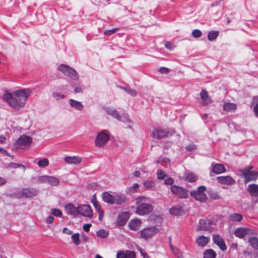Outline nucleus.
<instances>
[{"mask_svg":"<svg viewBox=\"0 0 258 258\" xmlns=\"http://www.w3.org/2000/svg\"><path fill=\"white\" fill-rule=\"evenodd\" d=\"M31 93V91L29 89H20L15 91L13 94L9 92L5 93L3 95V99L12 107L19 110L25 106L26 101Z\"/></svg>","mask_w":258,"mask_h":258,"instance_id":"nucleus-1","label":"nucleus"},{"mask_svg":"<svg viewBox=\"0 0 258 258\" xmlns=\"http://www.w3.org/2000/svg\"><path fill=\"white\" fill-rule=\"evenodd\" d=\"M148 202L149 199L146 197L141 196L137 198L135 213L140 215H146L151 213L154 208Z\"/></svg>","mask_w":258,"mask_h":258,"instance_id":"nucleus-2","label":"nucleus"},{"mask_svg":"<svg viewBox=\"0 0 258 258\" xmlns=\"http://www.w3.org/2000/svg\"><path fill=\"white\" fill-rule=\"evenodd\" d=\"M252 168L253 166H248L239 170L240 175L244 178L245 183L249 181H255L258 178V172L252 170Z\"/></svg>","mask_w":258,"mask_h":258,"instance_id":"nucleus-3","label":"nucleus"},{"mask_svg":"<svg viewBox=\"0 0 258 258\" xmlns=\"http://www.w3.org/2000/svg\"><path fill=\"white\" fill-rule=\"evenodd\" d=\"M110 140L109 132L107 130L99 132L96 137L95 145L98 148L104 147Z\"/></svg>","mask_w":258,"mask_h":258,"instance_id":"nucleus-4","label":"nucleus"},{"mask_svg":"<svg viewBox=\"0 0 258 258\" xmlns=\"http://www.w3.org/2000/svg\"><path fill=\"white\" fill-rule=\"evenodd\" d=\"M38 190L35 188H25L15 192V195L18 198H30L36 196Z\"/></svg>","mask_w":258,"mask_h":258,"instance_id":"nucleus-5","label":"nucleus"},{"mask_svg":"<svg viewBox=\"0 0 258 258\" xmlns=\"http://www.w3.org/2000/svg\"><path fill=\"white\" fill-rule=\"evenodd\" d=\"M58 71L72 79L77 80L79 78L77 72L73 68L66 64H61L58 66Z\"/></svg>","mask_w":258,"mask_h":258,"instance_id":"nucleus-6","label":"nucleus"},{"mask_svg":"<svg viewBox=\"0 0 258 258\" xmlns=\"http://www.w3.org/2000/svg\"><path fill=\"white\" fill-rule=\"evenodd\" d=\"M58 71L72 79L77 80L79 78L77 72L73 68L66 64H61L58 66Z\"/></svg>","mask_w":258,"mask_h":258,"instance_id":"nucleus-7","label":"nucleus"},{"mask_svg":"<svg viewBox=\"0 0 258 258\" xmlns=\"http://www.w3.org/2000/svg\"><path fill=\"white\" fill-rule=\"evenodd\" d=\"M206 190V187L205 186H199L197 190H192L190 192V195L196 201L205 202L208 199L205 194Z\"/></svg>","mask_w":258,"mask_h":258,"instance_id":"nucleus-8","label":"nucleus"},{"mask_svg":"<svg viewBox=\"0 0 258 258\" xmlns=\"http://www.w3.org/2000/svg\"><path fill=\"white\" fill-rule=\"evenodd\" d=\"M32 142V138L26 135L21 136L15 144V147L17 149H26L28 148Z\"/></svg>","mask_w":258,"mask_h":258,"instance_id":"nucleus-9","label":"nucleus"},{"mask_svg":"<svg viewBox=\"0 0 258 258\" xmlns=\"http://www.w3.org/2000/svg\"><path fill=\"white\" fill-rule=\"evenodd\" d=\"M158 231V229L155 226L146 228L140 231V236L145 239H148L157 233Z\"/></svg>","mask_w":258,"mask_h":258,"instance_id":"nucleus-10","label":"nucleus"},{"mask_svg":"<svg viewBox=\"0 0 258 258\" xmlns=\"http://www.w3.org/2000/svg\"><path fill=\"white\" fill-rule=\"evenodd\" d=\"M170 189L173 194L179 198H187L188 197L187 191L181 187L173 185L170 186Z\"/></svg>","mask_w":258,"mask_h":258,"instance_id":"nucleus-11","label":"nucleus"},{"mask_svg":"<svg viewBox=\"0 0 258 258\" xmlns=\"http://www.w3.org/2000/svg\"><path fill=\"white\" fill-rule=\"evenodd\" d=\"M212 222L207 219H201L200 220L197 227V231H212L211 225Z\"/></svg>","mask_w":258,"mask_h":258,"instance_id":"nucleus-12","label":"nucleus"},{"mask_svg":"<svg viewBox=\"0 0 258 258\" xmlns=\"http://www.w3.org/2000/svg\"><path fill=\"white\" fill-rule=\"evenodd\" d=\"M91 218L93 216V212L89 205H82L78 206V215Z\"/></svg>","mask_w":258,"mask_h":258,"instance_id":"nucleus-13","label":"nucleus"},{"mask_svg":"<svg viewBox=\"0 0 258 258\" xmlns=\"http://www.w3.org/2000/svg\"><path fill=\"white\" fill-rule=\"evenodd\" d=\"M169 133L166 130L162 128H156L152 132V136L155 139H160L168 136Z\"/></svg>","mask_w":258,"mask_h":258,"instance_id":"nucleus-14","label":"nucleus"},{"mask_svg":"<svg viewBox=\"0 0 258 258\" xmlns=\"http://www.w3.org/2000/svg\"><path fill=\"white\" fill-rule=\"evenodd\" d=\"M127 198L124 194L116 193L113 194L112 205H121L126 203Z\"/></svg>","mask_w":258,"mask_h":258,"instance_id":"nucleus-15","label":"nucleus"},{"mask_svg":"<svg viewBox=\"0 0 258 258\" xmlns=\"http://www.w3.org/2000/svg\"><path fill=\"white\" fill-rule=\"evenodd\" d=\"M217 180L221 184L231 185L235 183V180L230 176H218Z\"/></svg>","mask_w":258,"mask_h":258,"instance_id":"nucleus-16","label":"nucleus"},{"mask_svg":"<svg viewBox=\"0 0 258 258\" xmlns=\"http://www.w3.org/2000/svg\"><path fill=\"white\" fill-rule=\"evenodd\" d=\"M213 239L214 242L219 246L222 250L224 251L227 249V246L225 243L224 239L219 235H214L213 236Z\"/></svg>","mask_w":258,"mask_h":258,"instance_id":"nucleus-17","label":"nucleus"},{"mask_svg":"<svg viewBox=\"0 0 258 258\" xmlns=\"http://www.w3.org/2000/svg\"><path fill=\"white\" fill-rule=\"evenodd\" d=\"M129 218V214L127 212H123L119 214L117 218V224L118 226H123L127 222Z\"/></svg>","mask_w":258,"mask_h":258,"instance_id":"nucleus-18","label":"nucleus"},{"mask_svg":"<svg viewBox=\"0 0 258 258\" xmlns=\"http://www.w3.org/2000/svg\"><path fill=\"white\" fill-rule=\"evenodd\" d=\"M66 212L75 216L78 215V207H75L72 204H68L64 207Z\"/></svg>","mask_w":258,"mask_h":258,"instance_id":"nucleus-19","label":"nucleus"},{"mask_svg":"<svg viewBox=\"0 0 258 258\" xmlns=\"http://www.w3.org/2000/svg\"><path fill=\"white\" fill-rule=\"evenodd\" d=\"M64 160L68 164L78 165L81 162L82 158L79 156H66Z\"/></svg>","mask_w":258,"mask_h":258,"instance_id":"nucleus-20","label":"nucleus"},{"mask_svg":"<svg viewBox=\"0 0 258 258\" xmlns=\"http://www.w3.org/2000/svg\"><path fill=\"white\" fill-rule=\"evenodd\" d=\"M251 230L246 228H238L234 232L236 237L243 238L245 235L250 233Z\"/></svg>","mask_w":258,"mask_h":258,"instance_id":"nucleus-21","label":"nucleus"},{"mask_svg":"<svg viewBox=\"0 0 258 258\" xmlns=\"http://www.w3.org/2000/svg\"><path fill=\"white\" fill-rule=\"evenodd\" d=\"M226 171V169L222 164L217 163L212 164V172L215 174H219Z\"/></svg>","mask_w":258,"mask_h":258,"instance_id":"nucleus-22","label":"nucleus"},{"mask_svg":"<svg viewBox=\"0 0 258 258\" xmlns=\"http://www.w3.org/2000/svg\"><path fill=\"white\" fill-rule=\"evenodd\" d=\"M210 241V237L209 236H205L201 235L198 236L196 239V243L200 247H204Z\"/></svg>","mask_w":258,"mask_h":258,"instance_id":"nucleus-23","label":"nucleus"},{"mask_svg":"<svg viewBox=\"0 0 258 258\" xmlns=\"http://www.w3.org/2000/svg\"><path fill=\"white\" fill-rule=\"evenodd\" d=\"M247 190L249 195L253 197H258V185L251 184L248 185Z\"/></svg>","mask_w":258,"mask_h":258,"instance_id":"nucleus-24","label":"nucleus"},{"mask_svg":"<svg viewBox=\"0 0 258 258\" xmlns=\"http://www.w3.org/2000/svg\"><path fill=\"white\" fill-rule=\"evenodd\" d=\"M33 163L36 164L39 167L44 168L49 165V161L48 158H43L39 160H38V159H35L33 161Z\"/></svg>","mask_w":258,"mask_h":258,"instance_id":"nucleus-25","label":"nucleus"},{"mask_svg":"<svg viewBox=\"0 0 258 258\" xmlns=\"http://www.w3.org/2000/svg\"><path fill=\"white\" fill-rule=\"evenodd\" d=\"M69 104L72 108L79 111L82 110L84 107L81 102L73 99L69 100Z\"/></svg>","mask_w":258,"mask_h":258,"instance_id":"nucleus-26","label":"nucleus"},{"mask_svg":"<svg viewBox=\"0 0 258 258\" xmlns=\"http://www.w3.org/2000/svg\"><path fill=\"white\" fill-rule=\"evenodd\" d=\"M141 223L140 220L138 219H133L129 222L128 226L132 230H137L141 227Z\"/></svg>","mask_w":258,"mask_h":258,"instance_id":"nucleus-27","label":"nucleus"},{"mask_svg":"<svg viewBox=\"0 0 258 258\" xmlns=\"http://www.w3.org/2000/svg\"><path fill=\"white\" fill-rule=\"evenodd\" d=\"M102 199L104 202L112 205L113 195H111L108 192L105 191L102 194Z\"/></svg>","mask_w":258,"mask_h":258,"instance_id":"nucleus-28","label":"nucleus"},{"mask_svg":"<svg viewBox=\"0 0 258 258\" xmlns=\"http://www.w3.org/2000/svg\"><path fill=\"white\" fill-rule=\"evenodd\" d=\"M223 109L226 112L234 111L237 109V105L234 103H225L223 105Z\"/></svg>","mask_w":258,"mask_h":258,"instance_id":"nucleus-29","label":"nucleus"},{"mask_svg":"<svg viewBox=\"0 0 258 258\" xmlns=\"http://www.w3.org/2000/svg\"><path fill=\"white\" fill-rule=\"evenodd\" d=\"M200 95L202 100V104L204 105H206L211 102V99L207 91L205 90H202Z\"/></svg>","mask_w":258,"mask_h":258,"instance_id":"nucleus-30","label":"nucleus"},{"mask_svg":"<svg viewBox=\"0 0 258 258\" xmlns=\"http://www.w3.org/2000/svg\"><path fill=\"white\" fill-rule=\"evenodd\" d=\"M185 179L190 182L196 181L198 179V176L195 173L186 171L184 173Z\"/></svg>","mask_w":258,"mask_h":258,"instance_id":"nucleus-31","label":"nucleus"},{"mask_svg":"<svg viewBox=\"0 0 258 258\" xmlns=\"http://www.w3.org/2000/svg\"><path fill=\"white\" fill-rule=\"evenodd\" d=\"M106 112L107 114L112 116L113 118L118 120L120 119V115L118 112L114 108H107Z\"/></svg>","mask_w":258,"mask_h":258,"instance_id":"nucleus-32","label":"nucleus"},{"mask_svg":"<svg viewBox=\"0 0 258 258\" xmlns=\"http://www.w3.org/2000/svg\"><path fill=\"white\" fill-rule=\"evenodd\" d=\"M242 218V215L238 213H232L229 216V220L232 222H240Z\"/></svg>","mask_w":258,"mask_h":258,"instance_id":"nucleus-33","label":"nucleus"},{"mask_svg":"<svg viewBox=\"0 0 258 258\" xmlns=\"http://www.w3.org/2000/svg\"><path fill=\"white\" fill-rule=\"evenodd\" d=\"M120 119H118V120L121 121L125 123L127 126L131 128V120L129 118V116L126 113H123L121 115H120Z\"/></svg>","mask_w":258,"mask_h":258,"instance_id":"nucleus-34","label":"nucleus"},{"mask_svg":"<svg viewBox=\"0 0 258 258\" xmlns=\"http://www.w3.org/2000/svg\"><path fill=\"white\" fill-rule=\"evenodd\" d=\"M170 248L174 255L177 258H182V252L176 247L170 244Z\"/></svg>","mask_w":258,"mask_h":258,"instance_id":"nucleus-35","label":"nucleus"},{"mask_svg":"<svg viewBox=\"0 0 258 258\" xmlns=\"http://www.w3.org/2000/svg\"><path fill=\"white\" fill-rule=\"evenodd\" d=\"M216 253L212 249H207L204 251V258H216Z\"/></svg>","mask_w":258,"mask_h":258,"instance_id":"nucleus-36","label":"nucleus"},{"mask_svg":"<svg viewBox=\"0 0 258 258\" xmlns=\"http://www.w3.org/2000/svg\"><path fill=\"white\" fill-rule=\"evenodd\" d=\"M59 180L56 177L48 176V182L51 186H57L59 184Z\"/></svg>","mask_w":258,"mask_h":258,"instance_id":"nucleus-37","label":"nucleus"},{"mask_svg":"<svg viewBox=\"0 0 258 258\" xmlns=\"http://www.w3.org/2000/svg\"><path fill=\"white\" fill-rule=\"evenodd\" d=\"M74 89V92L75 93H81L83 92L84 87L83 84L81 83H78L76 84H75L73 86Z\"/></svg>","mask_w":258,"mask_h":258,"instance_id":"nucleus-38","label":"nucleus"},{"mask_svg":"<svg viewBox=\"0 0 258 258\" xmlns=\"http://www.w3.org/2000/svg\"><path fill=\"white\" fill-rule=\"evenodd\" d=\"M219 35L218 31H211L208 35V39L209 41H212L215 40Z\"/></svg>","mask_w":258,"mask_h":258,"instance_id":"nucleus-39","label":"nucleus"},{"mask_svg":"<svg viewBox=\"0 0 258 258\" xmlns=\"http://www.w3.org/2000/svg\"><path fill=\"white\" fill-rule=\"evenodd\" d=\"M144 187L147 189H151L155 187V183L152 180H145L143 182Z\"/></svg>","mask_w":258,"mask_h":258,"instance_id":"nucleus-40","label":"nucleus"},{"mask_svg":"<svg viewBox=\"0 0 258 258\" xmlns=\"http://www.w3.org/2000/svg\"><path fill=\"white\" fill-rule=\"evenodd\" d=\"M182 210L181 208L177 207H174L169 210L170 214L175 216L180 215L182 214Z\"/></svg>","mask_w":258,"mask_h":258,"instance_id":"nucleus-41","label":"nucleus"},{"mask_svg":"<svg viewBox=\"0 0 258 258\" xmlns=\"http://www.w3.org/2000/svg\"><path fill=\"white\" fill-rule=\"evenodd\" d=\"M119 88L124 90L127 94L132 96H135L137 95L136 91L133 89L129 87H124L122 86H119Z\"/></svg>","mask_w":258,"mask_h":258,"instance_id":"nucleus-42","label":"nucleus"},{"mask_svg":"<svg viewBox=\"0 0 258 258\" xmlns=\"http://www.w3.org/2000/svg\"><path fill=\"white\" fill-rule=\"evenodd\" d=\"M248 242L250 245L254 249H258V238L253 237L249 238Z\"/></svg>","mask_w":258,"mask_h":258,"instance_id":"nucleus-43","label":"nucleus"},{"mask_svg":"<svg viewBox=\"0 0 258 258\" xmlns=\"http://www.w3.org/2000/svg\"><path fill=\"white\" fill-rule=\"evenodd\" d=\"M108 231L103 229H100L96 232L97 236L98 237L102 238H106L108 236Z\"/></svg>","mask_w":258,"mask_h":258,"instance_id":"nucleus-44","label":"nucleus"},{"mask_svg":"<svg viewBox=\"0 0 258 258\" xmlns=\"http://www.w3.org/2000/svg\"><path fill=\"white\" fill-rule=\"evenodd\" d=\"M52 96L56 101L61 100L64 98V95L57 92H53L52 93Z\"/></svg>","mask_w":258,"mask_h":258,"instance_id":"nucleus-45","label":"nucleus"},{"mask_svg":"<svg viewBox=\"0 0 258 258\" xmlns=\"http://www.w3.org/2000/svg\"><path fill=\"white\" fill-rule=\"evenodd\" d=\"M72 239L75 245H78L80 244L79 234L78 233L72 234Z\"/></svg>","mask_w":258,"mask_h":258,"instance_id":"nucleus-46","label":"nucleus"},{"mask_svg":"<svg viewBox=\"0 0 258 258\" xmlns=\"http://www.w3.org/2000/svg\"><path fill=\"white\" fill-rule=\"evenodd\" d=\"M50 213L56 217H61L62 216V212L58 209H52L50 210Z\"/></svg>","mask_w":258,"mask_h":258,"instance_id":"nucleus-47","label":"nucleus"},{"mask_svg":"<svg viewBox=\"0 0 258 258\" xmlns=\"http://www.w3.org/2000/svg\"><path fill=\"white\" fill-rule=\"evenodd\" d=\"M48 179V175H43L38 177L37 182L39 183H47Z\"/></svg>","mask_w":258,"mask_h":258,"instance_id":"nucleus-48","label":"nucleus"},{"mask_svg":"<svg viewBox=\"0 0 258 258\" xmlns=\"http://www.w3.org/2000/svg\"><path fill=\"white\" fill-rule=\"evenodd\" d=\"M124 258H135L136 254L133 251L126 250L124 251Z\"/></svg>","mask_w":258,"mask_h":258,"instance_id":"nucleus-49","label":"nucleus"},{"mask_svg":"<svg viewBox=\"0 0 258 258\" xmlns=\"http://www.w3.org/2000/svg\"><path fill=\"white\" fill-rule=\"evenodd\" d=\"M167 175L166 174L165 172L161 170H159L157 172V177L160 180H162L166 177H167Z\"/></svg>","mask_w":258,"mask_h":258,"instance_id":"nucleus-50","label":"nucleus"},{"mask_svg":"<svg viewBox=\"0 0 258 258\" xmlns=\"http://www.w3.org/2000/svg\"><path fill=\"white\" fill-rule=\"evenodd\" d=\"M202 32L199 29H195L192 32V35L195 38H198L202 36Z\"/></svg>","mask_w":258,"mask_h":258,"instance_id":"nucleus-51","label":"nucleus"},{"mask_svg":"<svg viewBox=\"0 0 258 258\" xmlns=\"http://www.w3.org/2000/svg\"><path fill=\"white\" fill-rule=\"evenodd\" d=\"M92 203L96 211L98 212L103 211L100 205L96 200L92 201Z\"/></svg>","mask_w":258,"mask_h":258,"instance_id":"nucleus-52","label":"nucleus"},{"mask_svg":"<svg viewBox=\"0 0 258 258\" xmlns=\"http://www.w3.org/2000/svg\"><path fill=\"white\" fill-rule=\"evenodd\" d=\"M139 184L138 183H135L132 186L130 187V191L132 192H135L139 188Z\"/></svg>","mask_w":258,"mask_h":258,"instance_id":"nucleus-53","label":"nucleus"},{"mask_svg":"<svg viewBox=\"0 0 258 258\" xmlns=\"http://www.w3.org/2000/svg\"><path fill=\"white\" fill-rule=\"evenodd\" d=\"M164 45L166 48L170 50H172L174 47V46L171 42L168 41L166 42Z\"/></svg>","mask_w":258,"mask_h":258,"instance_id":"nucleus-54","label":"nucleus"},{"mask_svg":"<svg viewBox=\"0 0 258 258\" xmlns=\"http://www.w3.org/2000/svg\"><path fill=\"white\" fill-rule=\"evenodd\" d=\"M117 28H114L111 30H106L104 31V34L106 35H110L115 33L117 31Z\"/></svg>","mask_w":258,"mask_h":258,"instance_id":"nucleus-55","label":"nucleus"},{"mask_svg":"<svg viewBox=\"0 0 258 258\" xmlns=\"http://www.w3.org/2000/svg\"><path fill=\"white\" fill-rule=\"evenodd\" d=\"M159 71L162 74H168L170 72V69L166 67H161L159 69Z\"/></svg>","mask_w":258,"mask_h":258,"instance_id":"nucleus-56","label":"nucleus"},{"mask_svg":"<svg viewBox=\"0 0 258 258\" xmlns=\"http://www.w3.org/2000/svg\"><path fill=\"white\" fill-rule=\"evenodd\" d=\"M174 179L170 177H169L164 180V183L166 185H172Z\"/></svg>","mask_w":258,"mask_h":258,"instance_id":"nucleus-57","label":"nucleus"},{"mask_svg":"<svg viewBox=\"0 0 258 258\" xmlns=\"http://www.w3.org/2000/svg\"><path fill=\"white\" fill-rule=\"evenodd\" d=\"M124 251L123 250H119L116 254V258H124Z\"/></svg>","mask_w":258,"mask_h":258,"instance_id":"nucleus-58","label":"nucleus"},{"mask_svg":"<svg viewBox=\"0 0 258 258\" xmlns=\"http://www.w3.org/2000/svg\"><path fill=\"white\" fill-rule=\"evenodd\" d=\"M91 226V224H85L83 226V229L85 231H89Z\"/></svg>","mask_w":258,"mask_h":258,"instance_id":"nucleus-59","label":"nucleus"},{"mask_svg":"<svg viewBox=\"0 0 258 258\" xmlns=\"http://www.w3.org/2000/svg\"><path fill=\"white\" fill-rule=\"evenodd\" d=\"M196 149V146L195 145H189L186 147V150L189 151H192Z\"/></svg>","mask_w":258,"mask_h":258,"instance_id":"nucleus-60","label":"nucleus"},{"mask_svg":"<svg viewBox=\"0 0 258 258\" xmlns=\"http://www.w3.org/2000/svg\"><path fill=\"white\" fill-rule=\"evenodd\" d=\"M62 232L67 235H71L72 234V231L66 227L63 229Z\"/></svg>","mask_w":258,"mask_h":258,"instance_id":"nucleus-61","label":"nucleus"},{"mask_svg":"<svg viewBox=\"0 0 258 258\" xmlns=\"http://www.w3.org/2000/svg\"><path fill=\"white\" fill-rule=\"evenodd\" d=\"M54 220V219L53 216H49L47 218V219H46L47 223L51 224L53 222Z\"/></svg>","mask_w":258,"mask_h":258,"instance_id":"nucleus-62","label":"nucleus"},{"mask_svg":"<svg viewBox=\"0 0 258 258\" xmlns=\"http://www.w3.org/2000/svg\"><path fill=\"white\" fill-rule=\"evenodd\" d=\"M253 110L255 115L258 117V102L254 106Z\"/></svg>","mask_w":258,"mask_h":258,"instance_id":"nucleus-63","label":"nucleus"},{"mask_svg":"<svg viewBox=\"0 0 258 258\" xmlns=\"http://www.w3.org/2000/svg\"><path fill=\"white\" fill-rule=\"evenodd\" d=\"M99 217H98V219L100 221H101L103 218V216H104V211H100V212H99Z\"/></svg>","mask_w":258,"mask_h":258,"instance_id":"nucleus-64","label":"nucleus"}]
</instances>
